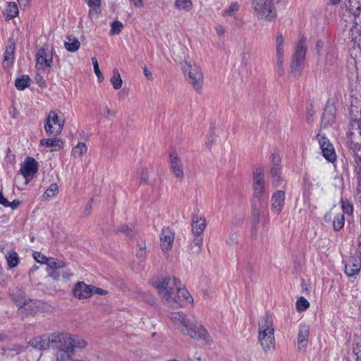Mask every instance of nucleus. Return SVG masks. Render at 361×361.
<instances>
[{"instance_id": "43", "label": "nucleus", "mask_w": 361, "mask_h": 361, "mask_svg": "<svg viewBox=\"0 0 361 361\" xmlns=\"http://www.w3.org/2000/svg\"><path fill=\"white\" fill-rule=\"evenodd\" d=\"M71 350H67L66 348H61L58 350L56 354V361H68L71 359Z\"/></svg>"}, {"instance_id": "21", "label": "nucleus", "mask_w": 361, "mask_h": 361, "mask_svg": "<svg viewBox=\"0 0 361 361\" xmlns=\"http://www.w3.org/2000/svg\"><path fill=\"white\" fill-rule=\"evenodd\" d=\"M48 275L54 281L66 283L70 281L73 276V274L68 271H60V270H50L48 272Z\"/></svg>"}, {"instance_id": "62", "label": "nucleus", "mask_w": 361, "mask_h": 361, "mask_svg": "<svg viewBox=\"0 0 361 361\" xmlns=\"http://www.w3.org/2000/svg\"><path fill=\"white\" fill-rule=\"evenodd\" d=\"M143 73L147 78H148L149 80L152 79V73L147 67H145L143 68Z\"/></svg>"}, {"instance_id": "30", "label": "nucleus", "mask_w": 361, "mask_h": 361, "mask_svg": "<svg viewBox=\"0 0 361 361\" xmlns=\"http://www.w3.org/2000/svg\"><path fill=\"white\" fill-rule=\"evenodd\" d=\"M309 335V326L301 325L299 329L298 343L299 348H303L306 345V341Z\"/></svg>"}, {"instance_id": "22", "label": "nucleus", "mask_w": 361, "mask_h": 361, "mask_svg": "<svg viewBox=\"0 0 361 361\" xmlns=\"http://www.w3.org/2000/svg\"><path fill=\"white\" fill-rule=\"evenodd\" d=\"M68 343H70V345H68V350H71L72 352H73L76 348L82 349L87 345V341L84 338L78 335L72 334H70Z\"/></svg>"}, {"instance_id": "47", "label": "nucleus", "mask_w": 361, "mask_h": 361, "mask_svg": "<svg viewBox=\"0 0 361 361\" xmlns=\"http://www.w3.org/2000/svg\"><path fill=\"white\" fill-rule=\"evenodd\" d=\"M123 24L121 21L116 20L113 22L111 25L110 35H118L123 30Z\"/></svg>"}, {"instance_id": "6", "label": "nucleus", "mask_w": 361, "mask_h": 361, "mask_svg": "<svg viewBox=\"0 0 361 361\" xmlns=\"http://www.w3.org/2000/svg\"><path fill=\"white\" fill-rule=\"evenodd\" d=\"M64 123L62 116H59L56 111H51L44 123L45 131L49 135H59L62 131Z\"/></svg>"}, {"instance_id": "38", "label": "nucleus", "mask_w": 361, "mask_h": 361, "mask_svg": "<svg viewBox=\"0 0 361 361\" xmlns=\"http://www.w3.org/2000/svg\"><path fill=\"white\" fill-rule=\"evenodd\" d=\"M14 50H15V47L13 44L9 45L6 48V50L5 52V56H4V66L9 67L10 65L11 64L13 59Z\"/></svg>"}, {"instance_id": "59", "label": "nucleus", "mask_w": 361, "mask_h": 361, "mask_svg": "<svg viewBox=\"0 0 361 361\" xmlns=\"http://www.w3.org/2000/svg\"><path fill=\"white\" fill-rule=\"evenodd\" d=\"M20 204V202L18 200H14L12 202H8L6 207H11L13 209H17Z\"/></svg>"}, {"instance_id": "63", "label": "nucleus", "mask_w": 361, "mask_h": 361, "mask_svg": "<svg viewBox=\"0 0 361 361\" xmlns=\"http://www.w3.org/2000/svg\"><path fill=\"white\" fill-rule=\"evenodd\" d=\"M130 1L136 8H140L142 6V0H130Z\"/></svg>"}, {"instance_id": "1", "label": "nucleus", "mask_w": 361, "mask_h": 361, "mask_svg": "<svg viewBox=\"0 0 361 361\" xmlns=\"http://www.w3.org/2000/svg\"><path fill=\"white\" fill-rule=\"evenodd\" d=\"M154 287L164 305L178 308L184 302H190L192 298L187 289L181 286L180 281L173 276L159 278Z\"/></svg>"}, {"instance_id": "64", "label": "nucleus", "mask_w": 361, "mask_h": 361, "mask_svg": "<svg viewBox=\"0 0 361 361\" xmlns=\"http://www.w3.org/2000/svg\"><path fill=\"white\" fill-rule=\"evenodd\" d=\"M91 209H92V205L87 204V208L85 209V212L87 213V214H89L90 213Z\"/></svg>"}, {"instance_id": "12", "label": "nucleus", "mask_w": 361, "mask_h": 361, "mask_svg": "<svg viewBox=\"0 0 361 361\" xmlns=\"http://www.w3.org/2000/svg\"><path fill=\"white\" fill-rule=\"evenodd\" d=\"M286 192L284 190H278L275 191L271 197V209L274 214L279 215L285 205Z\"/></svg>"}, {"instance_id": "60", "label": "nucleus", "mask_w": 361, "mask_h": 361, "mask_svg": "<svg viewBox=\"0 0 361 361\" xmlns=\"http://www.w3.org/2000/svg\"><path fill=\"white\" fill-rule=\"evenodd\" d=\"M193 243L195 246L197 247V250L200 251L202 246V239L201 238H197L194 239Z\"/></svg>"}, {"instance_id": "35", "label": "nucleus", "mask_w": 361, "mask_h": 361, "mask_svg": "<svg viewBox=\"0 0 361 361\" xmlns=\"http://www.w3.org/2000/svg\"><path fill=\"white\" fill-rule=\"evenodd\" d=\"M110 82L114 90H119L122 87L123 80L118 69H114Z\"/></svg>"}, {"instance_id": "57", "label": "nucleus", "mask_w": 361, "mask_h": 361, "mask_svg": "<svg viewBox=\"0 0 361 361\" xmlns=\"http://www.w3.org/2000/svg\"><path fill=\"white\" fill-rule=\"evenodd\" d=\"M214 30L218 36H223L226 32V28L221 25H216Z\"/></svg>"}, {"instance_id": "18", "label": "nucleus", "mask_w": 361, "mask_h": 361, "mask_svg": "<svg viewBox=\"0 0 361 361\" xmlns=\"http://www.w3.org/2000/svg\"><path fill=\"white\" fill-rule=\"evenodd\" d=\"M11 296L13 301L19 307V311L20 312L23 311V307L29 303V299L25 298L24 292L18 287L11 290Z\"/></svg>"}, {"instance_id": "61", "label": "nucleus", "mask_w": 361, "mask_h": 361, "mask_svg": "<svg viewBox=\"0 0 361 361\" xmlns=\"http://www.w3.org/2000/svg\"><path fill=\"white\" fill-rule=\"evenodd\" d=\"M8 201L4 197L1 191H0V204L4 207H7Z\"/></svg>"}, {"instance_id": "13", "label": "nucleus", "mask_w": 361, "mask_h": 361, "mask_svg": "<svg viewBox=\"0 0 361 361\" xmlns=\"http://www.w3.org/2000/svg\"><path fill=\"white\" fill-rule=\"evenodd\" d=\"M317 139L323 156L329 161L334 162L336 160V156L332 144L326 137L319 134L317 135Z\"/></svg>"}, {"instance_id": "23", "label": "nucleus", "mask_w": 361, "mask_h": 361, "mask_svg": "<svg viewBox=\"0 0 361 361\" xmlns=\"http://www.w3.org/2000/svg\"><path fill=\"white\" fill-rule=\"evenodd\" d=\"M335 121V108L332 105L326 106L322 123L324 126L332 125Z\"/></svg>"}, {"instance_id": "41", "label": "nucleus", "mask_w": 361, "mask_h": 361, "mask_svg": "<svg viewBox=\"0 0 361 361\" xmlns=\"http://www.w3.org/2000/svg\"><path fill=\"white\" fill-rule=\"evenodd\" d=\"M138 250L136 252V257L139 262H143L146 259V244L145 242H141L137 245Z\"/></svg>"}, {"instance_id": "2", "label": "nucleus", "mask_w": 361, "mask_h": 361, "mask_svg": "<svg viewBox=\"0 0 361 361\" xmlns=\"http://www.w3.org/2000/svg\"><path fill=\"white\" fill-rule=\"evenodd\" d=\"M258 341L264 353H272L275 348L274 328L273 319L264 315L259 322Z\"/></svg>"}, {"instance_id": "19", "label": "nucleus", "mask_w": 361, "mask_h": 361, "mask_svg": "<svg viewBox=\"0 0 361 361\" xmlns=\"http://www.w3.org/2000/svg\"><path fill=\"white\" fill-rule=\"evenodd\" d=\"M29 344L32 347L39 350L51 348L50 334L35 337L30 341Z\"/></svg>"}, {"instance_id": "42", "label": "nucleus", "mask_w": 361, "mask_h": 361, "mask_svg": "<svg viewBox=\"0 0 361 361\" xmlns=\"http://www.w3.org/2000/svg\"><path fill=\"white\" fill-rule=\"evenodd\" d=\"M253 197L258 201L264 199L266 186L252 185Z\"/></svg>"}, {"instance_id": "45", "label": "nucleus", "mask_w": 361, "mask_h": 361, "mask_svg": "<svg viewBox=\"0 0 361 361\" xmlns=\"http://www.w3.org/2000/svg\"><path fill=\"white\" fill-rule=\"evenodd\" d=\"M68 40L69 42H66L64 44L65 48L71 52L78 51L80 47V42L76 39H73L72 41L68 39Z\"/></svg>"}, {"instance_id": "16", "label": "nucleus", "mask_w": 361, "mask_h": 361, "mask_svg": "<svg viewBox=\"0 0 361 361\" xmlns=\"http://www.w3.org/2000/svg\"><path fill=\"white\" fill-rule=\"evenodd\" d=\"M70 334L55 332L50 334L51 347L52 348H66L68 350Z\"/></svg>"}, {"instance_id": "25", "label": "nucleus", "mask_w": 361, "mask_h": 361, "mask_svg": "<svg viewBox=\"0 0 361 361\" xmlns=\"http://www.w3.org/2000/svg\"><path fill=\"white\" fill-rule=\"evenodd\" d=\"M87 152V146L83 142H79L71 149V156L75 159H80L84 157Z\"/></svg>"}, {"instance_id": "20", "label": "nucleus", "mask_w": 361, "mask_h": 361, "mask_svg": "<svg viewBox=\"0 0 361 361\" xmlns=\"http://www.w3.org/2000/svg\"><path fill=\"white\" fill-rule=\"evenodd\" d=\"M42 146L51 148V151H59L64 147V142L59 137L42 139L40 140Z\"/></svg>"}, {"instance_id": "40", "label": "nucleus", "mask_w": 361, "mask_h": 361, "mask_svg": "<svg viewBox=\"0 0 361 361\" xmlns=\"http://www.w3.org/2000/svg\"><path fill=\"white\" fill-rule=\"evenodd\" d=\"M141 183L144 185L150 184V176L149 169L145 166L140 168L138 171Z\"/></svg>"}, {"instance_id": "33", "label": "nucleus", "mask_w": 361, "mask_h": 361, "mask_svg": "<svg viewBox=\"0 0 361 361\" xmlns=\"http://www.w3.org/2000/svg\"><path fill=\"white\" fill-rule=\"evenodd\" d=\"M5 258L10 268L16 267L18 264V255L14 250H8L5 254Z\"/></svg>"}, {"instance_id": "37", "label": "nucleus", "mask_w": 361, "mask_h": 361, "mask_svg": "<svg viewBox=\"0 0 361 361\" xmlns=\"http://www.w3.org/2000/svg\"><path fill=\"white\" fill-rule=\"evenodd\" d=\"M5 13L6 15L7 20L12 19L17 16L18 14V8L16 4L14 2L8 3Z\"/></svg>"}, {"instance_id": "52", "label": "nucleus", "mask_w": 361, "mask_h": 361, "mask_svg": "<svg viewBox=\"0 0 361 361\" xmlns=\"http://www.w3.org/2000/svg\"><path fill=\"white\" fill-rule=\"evenodd\" d=\"M115 112L109 107L105 106L104 108L103 116L108 121L112 119L115 116Z\"/></svg>"}, {"instance_id": "46", "label": "nucleus", "mask_w": 361, "mask_h": 361, "mask_svg": "<svg viewBox=\"0 0 361 361\" xmlns=\"http://www.w3.org/2000/svg\"><path fill=\"white\" fill-rule=\"evenodd\" d=\"M30 78L27 75H23L20 78H17L15 82V85L17 89L23 90L25 89L29 85Z\"/></svg>"}, {"instance_id": "17", "label": "nucleus", "mask_w": 361, "mask_h": 361, "mask_svg": "<svg viewBox=\"0 0 361 361\" xmlns=\"http://www.w3.org/2000/svg\"><path fill=\"white\" fill-rule=\"evenodd\" d=\"M326 218L333 220V226L335 231H340L344 225V214L338 209H332Z\"/></svg>"}, {"instance_id": "27", "label": "nucleus", "mask_w": 361, "mask_h": 361, "mask_svg": "<svg viewBox=\"0 0 361 361\" xmlns=\"http://www.w3.org/2000/svg\"><path fill=\"white\" fill-rule=\"evenodd\" d=\"M253 185L266 186L264 171L261 167L257 168L254 170L252 173Z\"/></svg>"}, {"instance_id": "11", "label": "nucleus", "mask_w": 361, "mask_h": 361, "mask_svg": "<svg viewBox=\"0 0 361 361\" xmlns=\"http://www.w3.org/2000/svg\"><path fill=\"white\" fill-rule=\"evenodd\" d=\"M53 62L52 51L47 48L39 49L36 54V67L38 70L49 68Z\"/></svg>"}, {"instance_id": "28", "label": "nucleus", "mask_w": 361, "mask_h": 361, "mask_svg": "<svg viewBox=\"0 0 361 361\" xmlns=\"http://www.w3.org/2000/svg\"><path fill=\"white\" fill-rule=\"evenodd\" d=\"M360 264L354 259L345 265V272L348 276H353L360 272Z\"/></svg>"}, {"instance_id": "53", "label": "nucleus", "mask_w": 361, "mask_h": 361, "mask_svg": "<svg viewBox=\"0 0 361 361\" xmlns=\"http://www.w3.org/2000/svg\"><path fill=\"white\" fill-rule=\"evenodd\" d=\"M117 231L126 235H131L133 231L128 225H121L117 228Z\"/></svg>"}, {"instance_id": "7", "label": "nucleus", "mask_w": 361, "mask_h": 361, "mask_svg": "<svg viewBox=\"0 0 361 361\" xmlns=\"http://www.w3.org/2000/svg\"><path fill=\"white\" fill-rule=\"evenodd\" d=\"M307 48L305 39H302L299 41L295 51L293 54L290 63V73L293 75H298L302 70V65L304 61Z\"/></svg>"}, {"instance_id": "4", "label": "nucleus", "mask_w": 361, "mask_h": 361, "mask_svg": "<svg viewBox=\"0 0 361 361\" xmlns=\"http://www.w3.org/2000/svg\"><path fill=\"white\" fill-rule=\"evenodd\" d=\"M183 72L192 88L200 90L204 82L203 72L200 66L193 61H185Z\"/></svg>"}, {"instance_id": "24", "label": "nucleus", "mask_w": 361, "mask_h": 361, "mask_svg": "<svg viewBox=\"0 0 361 361\" xmlns=\"http://www.w3.org/2000/svg\"><path fill=\"white\" fill-rule=\"evenodd\" d=\"M269 176L272 180L274 186L276 188L279 187L283 181V179L281 177V166H271Z\"/></svg>"}, {"instance_id": "8", "label": "nucleus", "mask_w": 361, "mask_h": 361, "mask_svg": "<svg viewBox=\"0 0 361 361\" xmlns=\"http://www.w3.org/2000/svg\"><path fill=\"white\" fill-rule=\"evenodd\" d=\"M285 55V38L282 34L276 37V61L278 74L281 76L284 73L283 62Z\"/></svg>"}, {"instance_id": "55", "label": "nucleus", "mask_w": 361, "mask_h": 361, "mask_svg": "<svg viewBox=\"0 0 361 361\" xmlns=\"http://www.w3.org/2000/svg\"><path fill=\"white\" fill-rule=\"evenodd\" d=\"M215 142V137L214 135H209L206 141H205V147L209 149H211L212 146H213V144Z\"/></svg>"}, {"instance_id": "9", "label": "nucleus", "mask_w": 361, "mask_h": 361, "mask_svg": "<svg viewBox=\"0 0 361 361\" xmlns=\"http://www.w3.org/2000/svg\"><path fill=\"white\" fill-rule=\"evenodd\" d=\"M169 164L170 170L173 176L179 180H183L185 173L183 164L178 152L175 150H171L169 152Z\"/></svg>"}, {"instance_id": "34", "label": "nucleus", "mask_w": 361, "mask_h": 361, "mask_svg": "<svg viewBox=\"0 0 361 361\" xmlns=\"http://www.w3.org/2000/svg\"><path fill=\"white\" fill-rule=\"evenodd\" d=\"M47 265L51 270H59L65 268L67 266V263L56 258L49 257Z\"/></svg>"}, {"instance_id": "54", "label": "nucleus", "mask_w": 361, "mask_h": 361, "mask_svg": "<svg viewBox=\"0 0 361 361\" xmlns=\"http://www.w3.org/2000/svg\"><path fill=\"white\" fill-rule=\"evenodd\" d=\"M342 210L348 214L353 213V206L348 202H342Z\"/></svg>"}, {"instance_id": "39", "label": "nucleus", "mask_w": 361, "mask_h": 361, "mask_svg": "<svg viewBox=\"0 0 361 361\" xmlns=\"http://www.w3.org/2000/svg\"><path fill=\"white\" fill-rule=\"evenodd\" d=\"M59 192V187L56 183H51L42 195L43 200H49L55 197Z\"/></svg>"}, {"instance_id": "5", "label": "nucleus", "mask_w": 361, "mask_h": 361, "mask_svg": "<svg viewBox=\"0 0 361 361\" xmlns=\"http://www.w3.org/2000/svg\"><path fill=\"white\" fill-rule=\"evenodd\" d=\"M252 8L261 20L271 21L276 18L275 0H252Z\"/></svg>"}, {"instance_id": "44", "label": "nucleus", "mask_w": 361, "mask_h": 361, "mask_svg": "<svg viewBox=\"0 0 361 361\" xmlns=\"http://www.w3.org/2000/svg\"><path fill=\"white\" fill-rule=\"evenodd\" d=\"M310 307V302L302 296L298 298L295 309L298 312H304Z\"/></svg>"}, {"instance_id": "10", "label": "nucleus", "mask_w": 361, "mask_h": 361, "mask_svg": "<svg viewBox=\"0 0 361 361\" xmlns=\"http://www.w3.org/2000/svg\"><path fill=\"white\" fill-rule=\"evenodd\" d=\"M175 234L169 228H163L159 235V246L165 255H169L172 249Z\"/></svg>"}, {"instance_id": "29", "label": "nucleus", "mask_w": 361, "mask_h": 361, "mask_svg": "<svg viewBox=\"0 0 361 361\" xmlns=\"http://www.w3.org/2000/svg\"><path fill=\"white\" fill-rule=\"evenodd\" d=\"M206 228V220L203 217L198 218L192 224V233L200 236L202 235Z\"/></svg>"}, {"instance_id": "31", "label": "nucleus", "mask_w": 361, "mask_h": 361, "mask_svg": "<svg viewBox=\"0 0 361 361\" xmlns=\"http://www.w3.org/2000/svg\"><path fill=\"white\" fill-rule=\"evenodd\" d=\"M90 8L89 15L96 16L101 13V1L100 0H85Z\"/></svg>"}, {"instance_id": "3", "label": "nucleus", "mask_w": 361, "mask_h": 361, "mask_svg": "<svg viewBox=\"0 0 361 361\" xmlns=\"http://www.w3.org/2000/svg\"><path fill=\"white\" fill-rule=\"evenodd\" d=\"M180 332L184 335L188 336L195 341L203 343L206 345L213 343V339L209 333L204 327L202 322L193 316L190 317L185 326L180 329Z\"/></svg>"}, {"instance_id": "15", "label": "nucleus", "mask_w": 361, "mask_h": 361, "mask_svg": "<svg viewBox=\"0 0 361 361\" xmlns=\"http://www.w3.org/2000/svg\"><path fill=\"white\" fill-rule=\"evenodd\" d=\"M38 169L37 162L32 157H27L21 164L20 172L25 178L30 180L37 173Z\"/></svg>"}, {"instance_id": "58", "label": "nucleus", "mask_w": 361, "mask_h": 361, "mask_svg": "<svg viewBox=\"0 0 361 361\" xmlns=\"http://www.w3.org/2000/svg\"><path fill=\"white\" fill-rule=\"evenodd\" d=\"M280 164H281L280 157L277 154H273L271 166H280Z\"/></svg>"}, {"instance_id": "49", "label": "nucleus", "mask_w": 361, "mask_h": 361, "mask_svg": "<svg viewBox=\"0 0 361 361\" xmlns=\"http://www.w3.org/2000/svg\"><path fill=\"white\" fill-rule=\"evenodd\" d=\"M25 310L26 311H28L31 314H34L37 313L38 307L36 304V302H32L31 300L29 299V303L25 307H23V310Z\"/></svg>"}, {"instance_id": "32", "label": "nucleus", "mask_w": 361, "mask_h": 361, "mask_svg": "<svg viewBox=\"0 0 361 361\" xmlns=\"http://www.w3.org/2000/svg\"><path fill=\"white\" fill-rule=\"evenodd\" d=\"M174 7L179 11L189 12L192 8L191 0H175Z\"/></svg>"}, {"instance_id": "51", "label": "nucleus", "mask_w": 361, "mask_h": 361, "mask_svg": "<svg viewBox=\"0 0 361 361\" xmlns=\"http://www.w3.org/2000/svg\"><path fill=\"white\" fill-rule=\"evenodd\" d=\"M251 211H252V215L255 217L258 218L260 216V214H261V204H260V203H257V202H253L252 203V205H251Z\"/></svg>"}, {"instance_id": "14", "label": "nucleus", "mask_w": 361, "mask_h": 361, "mask_svg": "<svg viewBox=\"0 0 361 361\" xmlns=\"http://www.w3.org/2000/svg\"><path fill=\"white\" fill-rule=\"evenodd\" d=\"M92 285L84 281L77 282L73 287L72 295L78 300L88 299L92 297Z\"/></svg>"}, {"instance_id": "56", "label": "nucleus", "mask_w": 361, "mask_h": 361, "mask_svg": "<svg viewBox=\"0 0 361 361\" xmlns=\"http://www.w3.org/2000/svg\"><path fill=\"white\" fill-rule=\"evenodd\" d=\"M92 295L94 293H96V294H98V295H105L108 294V291L106 290L95 287V286H94L92 285Z\"/></svg>"}, {"instance_id": "26", "label": "nucleus", "mask_w": 361, "mask_h": 361, "mask_svg": "<svg viewBox=\"0 0 361 361\" xmlns=\"http://www.w3.org/2000/svg\"><path fill=\"white\" fill-rule=\"evenodd\" d=\"M189 318L190 317H186L182 312H173L171 314V321L178 326L180 331L181 328L185 326Z\"/></svg>"}, {"instance_id": "36", "label": "nucleus", "mask_w": 361, "mask_h": 361, "mask_svg": "<svg viewBox=\"0 0 361 361\" xmlns=\"http://www.w3.org/2000/svg\"><path fill=\"white\" fill-rule=\"evenodd\" d=\"M239 10L240 4L238 2H232L228 8L223 11L222 16L224 17H232L234 16Z\"/></svg>"}, {"instance_id": "48", "label": "nucleus", "mask_w": 361, "mask_h": 361, "mask_svg": "<svg viewBox=\"0 0 361 361\" xmlns=\"http://www.w3.org/2000/svg\"><path fill=\"white\" fill-rule=\"evenodd\" d=\"M92 65H93V68H94V71L98 78V80L102 81L104 78L102 75V73L101 72V71L99 69L97 59L95 57H93L92 59Z\"/></svg>"}, {"instance_id": "50", "label": "nucleus", "mask_w": 361, "mask_h": 361, "mask_svg": "<svg viewBox=\"0 0 361 361\" xmlns=\"http://www.w3.org/2000/svg\"><path fill=\"white\" fill-rule=\"evenodd\" d=\"M33 257L38 263L47 264L49 257H47L43 254L35 252L33 253Z\"/></svg>"}]
</instances>
